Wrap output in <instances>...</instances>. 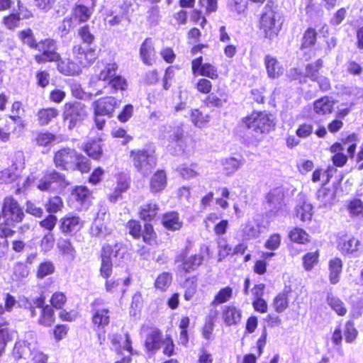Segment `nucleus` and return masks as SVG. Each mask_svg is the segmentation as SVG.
Instances as JSON below:
<instances>
[{
	"mask_svg": "<svg viewBox=\"0 0 363 363\" xmlns=\"http://www.w3.org/2000/svg\"><path fill=\"white\" fill-rule=\"evenodd\" d=\"M77 36L79 38V43L73 46L72 54L82 67L90 66L99 55L96 37L88 25L78 29Z\"/></svg>",
	"mask_w": 363,
	"mask_h": 363,
	"instance_id": "1",
	"label": "nucleus"
},
{
	"mask_svg": "<svg viewBox=\"0 0 363 363\" xmlns=\"http://www.w3.org/2000/svg\"><path fill=\"white\" fill-rule=\"evenodd\" d=\"M275 117L266 112H254L242 119V127L251 143L260 140L262 134L274 129Z\"/></svg>",
	"mask_w": 363,
	"mask_h": 363,
	"instance_id": "2",
	"label": "nucleus"
},
{
	"mask_svg": "<svg viewBox=\"0 0 363 363\" xmlns=\"http://www.w3.org/2000/svg\"><path fill=\"white\" fill-rule=\"evenodd\" d=\"M281 16L277 11V5L268 1L264 6L259 18V29L265 38L272 40L281 28Z\"/></svg>",
	"mask_w": 363,
	"mask_h": 363,
	"instance_id": "3",
	"label": "nucleus"
},
{
	"mask_svg": "<svg viewBox=\"0 0 363 363\" xmlns=\"http://www.w3.org/2000/svg\"><path fill=\"white\" fill-rule=\"evenodd\" d=\"M130 156L137 172L144 177L149 176L156 167L155 150L151 145H147L143 149L133 150Z\"/></svg>",
	"mask_w": 363,
	"mask_h": 363,
	"instance_id": "4",
	"label": "nucleus"
},
{
	"mask_svg": "<svg viewBox=\"0 0 363 363\" xmlns=\"http://www.w3.org/2000/svg\"><path fill=\"white\" fill-rule=\"evenodd\" d=\"M22 210L18 202L11 197L6 198L2 207V218L4 223H0V231L3 236L9 237L13 235L14 230L11 228L14 223L22 220Z\"/></svg>",
	"mask_w": 363,
	"mask_h": 363,
	"instance_id": "5",
	"label": "nucleus"
},
{
	"mask_svg": "<svg viewBox=\"0 0 363 363\" xmlns=\"http://www.w3.org/2000/svg\"><path fill=\"white\" fill-rule=\"evenodd\" d=\"M70 184L64 174L52 169L47 171L39 179L37 188L41 191L61 194Z\"/></svg>",
	"mask_w": 363,
	"mask_h": 363,
	"instance_id": "6",
	"label": "nucleus"
},
{
	"mask_svg": "<svg viewBox=\"0 0 363 363\" xmlns=\"http://www.w3.org/2000/svg\"><path fill=\"white\" fill-rule=\"evenodd\" d=\"M210 253L209 247L206 245H201L199 254L188 257V248L186 247L180 253L176 255L174 263L178 264V270L180 272L190 273L196 270L203 263L204 254L208 255Z\"/></svg>",
	"mask_w": 363,
	"mask_h": 363,
	"instance_id": "7",
	"label": "nucleus"
},
{
	"mask_svg": "<svg viewBox=\"0 0 363 363\" xmlns=\"http://www.w3.org/2000/svg\"><path fill=\"white\" fill-rule=\"evenodd\" d=\"M87 115V107L80 101H69L64 105L63 118L65 121L68 123L69 130L81 125Z\"/></svg>",
	"mask_w": 363,
	"mask_h": 363,
	"instance_id": "8",
	"label": "nucleus"
},
{
	"mask_svg": "<svg viewBox=\"0 0 363 363\" xmlns=\"http://www.w3.org/2000/svg\"><path fill=\"white\" fill-rule=\"evenodd\" d=\"M284 192L282 187L272 189L266 196L267 216H284L287 210L284 203Z\"/></svg>",
	"mask_w": 363,
	"mask_h": 363,
	"instance_id": "9",
	"label": "nucleus"
},
{
	"mask_svg": "<svg viewBox=\"0 0 363 363\" xmlns=\"http://www.w3.org/2000/svg\"><path fill=\"white\" fill-rule=\"evenodd\" d=\"M57 50V40L50 38L41 40L37 49L41 53L35 55V60L39 64L57 62L60 60Z\"/></svg>",
	"mask_w": 363,
	"mask_h": 363,
	"instance_id": "10",
	"label": "nucleus"
},
{
	"mask_svg": "<svg viewBox=\"0 0 363 363\" xmlns=\"http://www.w3.org/2000/svg\"><path fill=\"white\" fill-rule=\"evenodd\" d=\"M165 138L169 142L168 150L175 156L182 155L184 152V143L183 141L184 130L179 125H166L164 127Z\"/></svg>",
	"mask_w": 363,
	"mask_h": 363,
	"instance_id": "11",
	"label": "nucleus"
},
{
	"mask_svg": "<svg viewBox=\"0 0 363 363\" xmlns=\"http://www.w3.org/2000/svg\"><path fill=\"white\" fill-rule=\"evenodd\" d=\"M78 152L72 148L63 147L55 152L54 164L61 170H72L77 159Z\"/></svg>",
	"mask_w": 363,
	"mask_h": 363,
	"instance_id": "12",
	"label": "nucleus"
},
{
	"mask_svg": "<svg viewBox=\"0 0 363 363\" xmlns=\"http://www.w3.org/2000/svg\"><path fill=\"white\" fill-rule=\"evenodd\" d=\"M45 297L40 295L35 298L34 304L40 309V315L38 318V323L44 327H51L55 322V311L50 305H45Z\"/></svg>",
	"mask_w": 363,
	"mask_h": 363,
	"instance_id": "13",
	"label": "nucleus"
},
{
	"mask_svg": "<svg viewBox=\"0 0 363 363\" xmlns=\"http://www.w3.org/2000/svg\"><path fill=\"white\" fill-rule=\"evenodd\" d=\"M102 248L109 252V257L116 267H123L128 259L127 247L123 242H116L114 245L106 244Z\"/></svg>",
	"mask_w": 363,
	"mask_h": 363,
	"instance_id": "14",
	"label": "nucleus"
},
{
	"mask_svg": "<svg viewBox=\"0 0 363 363\" xmlns=\"http://www.w3.org/2000/svg\"><path fill=\"white\" fill-rule=\"evenodd\" d=\"M102 298H96L91 304V311L93 312L92 322L95 327L99 330L107 326L110 322V311L108 309L97 308V306L103 304Z\"/></svg>",
	"mask_w": 363,
	"mask_h": 363,
	"instance_id": "15",
	"label": "nucleus"
},
{
	"mask_svg": "<svg viewBox=\"0 0 363 363\" xmlns=\"http://www.w3.org/2000/svg\"><path fill=\"white\" fill-rule=\"evenodd\" d=\"M121 105V100H118L113 96H106L101 98L93 103L94 111L98 113H103L107 118H110L113 116L114 111Z\"/></svg>",
	"mask_w": 363,
	"mask_h": 363,
	"instance_id": "16",
	"label": "nucleus"
},
{
	"mask_svg": "<svg viewBox=\"0 0 363 363\" xmlns=\"http://www.w3.org/2000/svg\"><path fill=\"white\" fill-rule=\"evenodd\" d=\"M96 0H81L73 8V15L79 22H86L92 15Z\"/></svg>",
	"mask_w": 363,
	"mask_h": 363,
	"instance_id": "17",
	"label": "nucleus"
},
{
	"mask_svg": "<svg viewBox=\"0 0 363 363\" xmlns=\"http://www.w3.org/2000/svg\"><path fill=\"white\" fill-rule=\"evenodd\" d=\"M83 226V221L79 216L73 213H68L60 219V228L62 233L72 235L79 231Z\"/></svg>",
	"mask_w": 363,
	"mask_h": 363,
	"instance_id": "18",
	"label": "nucleus"
},
{
	"mask_svg": "<svg viewBox=\"0 0 363 363\" xmlns=\"http://www.w3.org/2000/svg\"><path fill=\"white\" fill-rule=\"evenodd\" d=\"M191 69L194 74H199L211 79H216L218 77L216 67L210 63L203 64L201 56L192 60Z\"/></svg>",
	"mask_w": 363,
	"mask_h": 363,
	"instance_id": "19",
	"label": "nucleus"
},
{
	"mask_svg": "<svg viewBox=\"0 0 363 363\" xmlns=\"http://www.w3.org/2000/svg\"><path fill=\"white\" fill-rule=\"evenodd\" d=\"M359 245L360 242L357 239L345 236L339 240L338 249L344 255L357 257L359 255Z\"/></svg>",
	"mask_w": 363,
	"mask_h": 363,
	"instance_id": "20",
	"label": "nucleus"
},
{
	"mask_svg": "<svg viewBox=\"0 0 363 363\" xmlns=\"http://www.w3.org/2000/svg\"><path fill=\"white\" fill-rule=\"evenodd\" d=\"M229 100V94L225 89L218 88L211 92L204 100L208 108H222Z\"/></svg>",
	"mask_w": 363,
	"mask_h": 363,
	"instance_id": "21",
	"label": "nucleus"
},
{
	"mask_svg": "<svg viewBox=\"0 0 363 363\" xmlns=\"http://www.w3.org/2000/svg\"><path fill=\"white\" fill-rule=\"evenodd\" d=\"M155 56L156 52L152 39L151 38H145L140 48L141 60L146 65H152L155 62Z\"/></svg>",
	"mask_w": 363,
	"mask_h": 363,
	"instance_id": "22",
	"label": "nucleus"
},
{
	"mask_svg": "<svg viewBox=\"0 0 363 363\" xmlns=\"http://www.w3.org/2000/svg\"><path fill=\"white\" fill-rule=\"evenodd\" d=\"M264 62L269 78L277 79L283 74L284 67L276 57L267 55L264 57Z\"/></svg>",
	"mask_w": 363,
	"mask_h": 363,
	"instance_id": "23",
	"label": "nucleus"
},
{
	"mask_svg": "<svg viewBox=\"0 0 363 363\" xmlns=\"http://www.w3.org/2000/svg\"><path fill=\"white\" fill-rule=\"evenodd\" d=\"M56 62L58 72L65 76L78 75L82 72L80 66L69 58L60 57Z\"/></svg>",
	"mask_w": 363,
	"mask_h": 363,
	"instance_id": "24",
	"label": "nucleus"
},
{
	"mask_svg": "<svg viewBox=\"0 0 363 363\" xmlns=\"http://www.w3.org/2000/svg\"><path fill=\"white\" fill-rule=\"evenodd\" d=\"M90 196L91 192L85 186H75L72 191V196L78 203L81 208H88Z\"/></svg>",
	"mask_w": 363,
	"mask_h": 363,
	"instance_id": "25",
	"label": "nucleus"
},
{
	"mask_svg": "<svg viewBox=\"0 0 363 363\" xmlns=\"http://www.w3.org/2000/svg\"><path fill=\"white\" fill-rule=\"evenodd\" d=\"M102 145L101 138L91 139L85 144L84 150L89 157L99 160L103 155Z\"/></svg>",
	"mask_w": 363,
	"mask_h": 363,
	"instance_id": "26",
	"label": "nucleus"
},
{
	"mask_svg": "<svg viewBox=\"0 0 363 363\" xmlns=\"http://www.w3.org/2000/svg\"><path fill=\"white\" fill-rule=\"evenodd\" d=\"M242 311L234 306H225L223 311L224 323L228 326L238 325L241 320Z\"/></svg>",
	"mask_w": 363,
	"mask_h": 363,
	"instance_id": "27",
	"label": "nucleus"
},
{
	"mask_svg": "<svg viewBox=\"0 0 363 363\" xmlns=\"http://www.w3.org/2000/svg\"><path fill=\"white\" fill-rule=\"evenodd\" d=\"M162 223L163 226L168 230H179L183 225L179 219V213L176 211H171L164 213L162 216Z\"/></svg>",
	"mask_w": 363,
	"mask_h": 363,
	"instance_id": "28",
	"label": "nucleus"
},
{
	"mask_svg": "<svg viewBox=\"0 0 363 363\" xmlns=\"http://www.w3.org/2000/svg\"><path fill=\"white\" fill-rule=\"evenodd\" d=\"M162 333L156 329L147 335L145 346L147 352L155 353L160 348L162 343Z\"/></svg>",
	"mask_w": 363,
	"mask_h": 363,
	"instance_id": "29",
	"label": "nucleus"
},
{
	"mask_svg": "<svg viewBox=\"0 0 363 363\" xmlns=\"http://www.w3.org/2000/svg\"><path fill=\"white\" fill-rule=\"evenodd\" d=\"M101 267L99 269L100 275L108 279L112 274L113 266L114 265L112 262V258L109 257V252L101 248Z\"/></svg>",
	"mask_w": 363,
	"mask_h": 363,
	"instance_id": "30",
	"label": "nucleus"
},
{
	"mask_svg": "<svg viewBox=\"0 0 363 363\" xmlns=\"http://www.w3.org/2000/svg\"><path fill=\"white\" fill-rule=\"evenodd\" d=\"M335 101L329 96L321 97L313 103V110L318 115H325L333 111Z\"/></svg>",
	"mask_w": 363,
	"mask_h": 363,
	"instance_id": "31",
	"label": "nucleus"
},
{
	"mask_svg": "<svg viewBox=\"0 0 363 363\" xmlns=\"http://www.w3.org/2000/svg\"><path fill=\"white\" fill-rule=\"evenodd\" d=\"M167 186V176L163 170L157 171L151 177L150 189L152 193L162 191Z\"/></svg>",
	"mask_w": 363,
	"mask_h": 363,
	"instance_id": "32",
	"label": "nucleus"
},
{
	"mask_svg": "<svg viewBox=\"0 0 363 363\" xmlns=\"http://www.w3.org/2000/svg\"><path fill=\"white\" fill-rule=\"evenodd\" d=\"M4 301V306L0 303V323L2 325H6L8 323V315L6 313L11 312L16 303V300L15 297L10 294H6Z\"/></svg>",
	"mask_w": 363,
	"mask_h": 363,
	"instance_id": "33",
	"label": "nucleus"
},
{
	"mask_svg": "<svg viewBox=\"0 0 363 363\" xmlns=\"http://www.w3.org/2000/svg\"><path fill=\"white\" fill-rule=\"evenodd\" d=\"M160 208L155 203H147L140 208V218L145 221H152L156 217Z\"/></svg>",
	"mask_w": 363,
	"mask_h": 363,
	"instance_id": "34",
	"label": "nucleus"
},
{
	"mask_svg": "<svg viewBox=\"0 0 363 363\" xmlns=\"http://www.w3.org/2000/svg\"><path fill=\"white\" fill-rule=\"evenodd\" d=\"M326 302L338 315L343 316L347 313V310L345 303L333 294H328Z\"/></svg>",
	"mask_w": 363,
	"mask_h": 363,
	"instance_id": "35",
	"label": "nucleus"
},
{
	"mask_svg": "<svg viewBox=\"0 0 363 363\" xmlns=\"http://www.w3.org/2000/svg\"><path fill=\"white\" fill-rule=\"evenodd\" d=\"M330 281L336 284L340 280V275L342 269V262L340 258H334L329 262Z\"/></svg>",
	"mask_w": 363,
	"mask_h": 363,
	"instance_id": "36",
	"label": "nucleus"
},
{
	"mask_svg": "<svg viewBox=\"0 0 363 363\" xmlns=\"http://www.w3.org/2000/svg\"><path fill=\"white\" fill-rule=\"evenodd\" d=\"M318 33L313 28H308L303 34L301 43V49H308L313 47L317 40Z\"/></svg>",
	"mask_w": 363,
	"mask_h": 363,
	"instance_id": "37",
	"label": "nucleus"
},
{
	"mask_svg": "<svg viewBox=\"0 0 363 363\" xmlns=\"http://www.w3.org/2000/svg\"><path fill=\"white\" fill-rule=\"evenodd\" d=\"M316 196L320 203V206L325 207L327 205L333 203L335 192L330 189L321 187L318 190Z\"/></svg>",
	"mask_w": 363,
	"mask_h": 363,
	"instance_id": "38",
	"label": "nucleus"
},
{
	"mask_svg": "<svg viewBox=\"0 0 363 363\" xmlns=\"http://www.w3.org/2000/svg\"><path fill=\"white\" fill-rule=\"evenodd\" d=\"M313 207L305 201H299L295 208L296 216L301 220L306 221L311 219Z\"/></svg>",
	"mask_w": 363,
	"mask_h": 363,
	"instance_id": "39",
	"label": "nucleus"
},
{
	"mask_svg": "<svg viewBox=\"0 0 363 363\" xmlns=\"http://www.w3.org/2000/svg\"><path fill=\"white\" fill-rule=\"evenodd\" d=\"M244 160H238L235 157L226 158L223 162L225 174L227 176L233 174L244 164Z\"/></svg>",
	"mask_w": 363,
	"mask_h": 363,
	"instance_id": "40",
	"label": "nucleus"
},
{
	"mask_svg": "<svg viewBox=\"0 0 363 363\" xmlns=\"http://www.w3.org/2000/svg\"><path fill=\"white\" fill-rule=\"evenodd\" d=\"M19 170L15 164L9 168L0 172V183H11L17 179L20 176Z\"/></svg>",
	"mask_w": 363,
	"mask_h": 363,
	"instance_id": "41",
	"label": "nucleus"
},
{
	"mask_svg": "<svg viewBox=\"0 0 363 363\" xmlns=\"http://www.w3.org/2000/svg\"><path fill=\"white\" fill-rule=\"evenodd\" d=\"M323 65V62L321 59H318L314 62L307 64L305 68L306 77L312 82L317 80V78L320 75L319 70L322 68Z\"/></svg>",
	"mask_w": 363,
	"mask_h": 363,
	"instance_id": "42",
	"label": "nucleus"
},
{
	"mask_svg": "<svg viewBox=\"0 0 363 363\" xmlns=\"http://www.w3.org/2000/svg\"><path fill=\"white\" fill-rule=\"evenodd\" d=\"M57 247L62 254L69 259L73 260L76 256V251L72 246L69 239H60Z\"/></svg>",
	"mask_w": 363,
	"mask_h": 363,
	"instance_id": "43",
	"label": "nucleus"
},
{
	"mask_svg": "<svg viewBox=\"0 0 363 363\" xmlns=\"http://www.w3.org/2000/svg\"><path fill=\"white\" fill-rule=\"evenodd\" d=\"M197 277L196 276L188 277L185 279L183 284V287L185 289L184 298L186 301H190L195 295L197 289Z\"/></svg>",
	"mask_w": 363,
	"mask_h": 363,
	"instance_id": "44",
	"label": "nucleus"
},
{
	"mask_svg": "<svg viewBox=\"0 0 363 363\" xmlns=\"http://www.w3.org/2000/svg\"><path fill=\"white\" fill-rule=\"evenodd\" d=\"M242 236L246 240L257 238L260 234V227L253 222H247L242 228Z\"/></svg>",
	"mask_w": 363,
	"mask_h": 363,
	"instance_id": "45",
	"label": "nucleus"
},
{
	"mask_svg": "<svg viewBox=\"0 0 363 363\" xmlns=\"http://www.w3.org/2000/svg\"><path fill=\"white\" fill-rule=\"evenodd\" d=\"M172 281V274L170 272H162L159 274L155 281V286L157 289L164 291L170 286Z\"/></svg>",
	"mask_w": 363,
	"mask_h": 363,
	"instance_id": "46",
	"label": "nucleus"
},
{
	"mask_svg": "<svg viewBox=\"0 0 363 363\" xmlns=\"http://www.w3.org/2000/svg\"><path fill=\"white\" fill-rule=\"evenodd\" d=\"M118 65L116 63H107L104 66V68L100 71L98 78L99 80H110L116 75Z\"/></svg>",
	"mask_w": 363,
	"mask_h": 363,
	"instance_id": "47",
	"label": "nucleus"
},
{
	"mask_svg": "<svg viewBox=\"0 0 363 363\" xmlns=\"http://www.w3.org/2000/svg\"><path fill=\"white\" fill-rule=\"evenodd\" d=\"M273 306L275 311L279 313L284 311L289 306V298L287 293H279L274 299Z\"/></svg>",
	"mask_w": 363,
	"mask_h": 363,
	"instance_id": "48",
	"label": "nucleus"
},
{
	"mask_svg": "<svg viewBox=\"0 0 363 363\" xmlns=\"http://www.w3.org/2000/svg\"><path fill=\"white\" fill-rule=\"evenodd\" d=\"M232 293L233 290L229 286L221 289L215 296L211 306L215 307L218 304L227 302L232 296Z\"/></svg>",
	"mask_w": 363,
	"mask_h": 363,
	"instance_id": "49",
	"label": "nucleus"
},
{
	"mask_svg": "<svg viewBox=\"0 0 363 363\" xmlns=\"http://www.w3.org/2000/svg\"><path fill=\"white\" fill-rule=\"evenodd\" d=\"M72 171L78 170L82 173H87L91 169V162L89 158L81 153H77V159Z\"/></svg>",
	"mask_w": 363,
	"mask_h": 363,
	"instance_id": "50",
	"label": "nucleus"
},
{
	"mask_svg": "<svg viewBox=\"0 0 363 363\" xmlns=\"http://www.w3.org/2000/svg\"><path fill=\"white\" fill-rule=\"evenodd\" d=\"M57 115L58 111L55 108L42 109L38 112L39 123L40 125H47Z\"/></svg>",
	"mask_w": 363,
	"mask_h": 363,
	"instance_id": "51",
	"label": "nucleus"
},
{
	"mask_svg": "<svg viewBox=\"0 0 363 363\" xmlns=\"http://www.w3.org/2000/svg\"><path fill=\"white\" fill-rule=\"evenodd\" d=\"M141 237L147 245H152L156 242L157 235L152 224L147 223L144 225Z\"/></svg>",
	"mask_w": 363,
	"mask_h": 363,
	"instance_id": "52",
	"label": "nucleus"
},
{
	"mask_svg": "<svg viewBox=\"0 0 363 363\" xmlns=\"http://www.w3.org/2000/svg\"><path fill=\"white\" fill-rule=\"evenodd\" d=\"M345 339L346 342L352 343L357 339L358 331L354 327L353 320H348L346 322L344 330Z\"/></svg>",
	"mask_w": 363,
	"mask_h": 363,
	"instance_id": "53",
	"label": "nucleus"
},
{
	"mask_svg": "<svg viewBox=\"0 0 363 363\" xmlns=\"http://www.w3.org/2000/svg\"><path fill=\"white\" fill-rule=\"evenodd\" d=\"M308 234L301 228H295L289 233L290 239L295 242L304 244L308 241Z\"/></svg>",
	"mask_w": 363,
	"mask_h": 363,
	"instance_id": "54",
	"label": "nucleus"
},
{
	"mask_svg": "<svg viewBox=\"0 0 363 363\" xmlns=\"http://www.w3.org/2000/svg\"><path fill=\"white\" fill-rule=\"evenodd\" d=\"M108 85L112 89V91H117L118 90L124 91L127 89L128 84L125 78L121 75H116L108 81Z\"/></svg>",
	"mask_w": 363,
	"mask_h": 363,
	"instance_id": "55",
	"label": "nucleus"
},
{
	"mask_svg": "<svg viewBox=\"0 0 363 363\" xmlns=\"http://www.w3.org/2000/svg\"><path fill=\"white\" fill-rule=\"evenodd\" d=\"M55 272V266L50 261H45L40 263L37 270V277L43 279L45 277L52 274Z\"/></svg>",
	"mask_w": 363,
	"mask_h": 363,
	"instance_id": "56",
	"label": "nucleus"
},
{
	"mask_svg": "<svg viewBox=\"0 0 363 363\" xmlns=\"http://www.w3.org/2000/svg\"><path fill=\"white\" fill-rule=\"evenodd\" d=\"M63 206V202L61 197L56 195L49 199L45 204L46 210L50 213H55L61 210Z\"/></svg>",
	"mask_w": 363,
	"mask_h": 363,
	"instance_id": "57",
	"label": "nucleus"
},
{
	"mask_svg": "<svg viewBox=\"0 0 363 363\" xmlns=\"http://www.w3.org/2000/svg\"><path fill=\"white\" fill-rule=\"evenodd\" d=\"M126 228L134 239L138 240L141 238L142 226L140 221L133 219L130 220L126 224Z\"/></svg>",
	"mask_w": 363,
	"mask_h": 363,
	"instance_id": "58",
	"label": "nucleus"
},
{
	"mask_svg": "<svg viewBox=\"0 0 363 363\" xmlns=\"http://www.w3.org/2000/svg\"><path fill=\"white\" fill-rule=\"evenodd\" d=\"M21 21L20 13H13L4 18L3 23L7 28L13 30L20 26Z\"/></svg>",
	"mask_w": 363,
	"mask_h": 363,
	"instance_id": "59",
	"label": "nucleus"
},
{
	"mask_svg": "<svg viewBox=\"0 0 363 363\" xmlns=\"http://www.w3.org/2000/svg\"><path fill=\"white\" fill-rule=\"evenodd\" d=\"M71 91L72 96L79 99L91 100L93 96L92 94L84 91L81 85L77 83L71 85Z\"/></svg>",
	"mask_w": 363,
	"mask_h": 363,
	"instance_id": "60",
	"label": "nucleus"
},
{
	"mask_svg": "<svg viewBox=\"0 0 363 363\" xmlns=\"http://www.w3.org/2000/svg\"><path fill=\"white\" fill-rule=\"evenodd\" d=\"M191 119L196 126L201 127L208 121V116H203L199 109H194L191 110Z\"/></svg>",
	"mask_w": 363,
	"mask_h": 363,
	"instance_id": "61",
	"label": "nucleus"
},
{
	"mask_svg": "<svg viewBox=\"0 0 363 363\" xmlns=\"http://www.w3.org/2000/svg\"><path fill=\"white\" fill-rule=\"evenodd\" d=\"M318 253L317 252L306 253L303 257V263L305 269L308 271L312 269L314 264L318 262Z\"/></svg>",
	"mask_w": 363,
	"mask_h": 363,
	"instance_id": "62",
	"label": "nucleus"
},
{
	"mask_svg": "<svg viewBox=\"0 0 363 363\" xmlns=\"http://www.w3.org/2000/svg\"><path fill=\"white\" fill-rule=\"evenodd\" d=\"M22 111V104L21 101H16L13 104L11 114L9 116L10 118L12 119L15 123L21 125L22 120L21 117V112Z\"/></svg>",
	"mask_w": 363,
	"mask_h": 363,
	"instance_id": "63",
	"label": "nucleus"
},
{
	"mask_svg": "<svg viewBox=\"0 0 363 363\" xmlns=\"http://www.w3.org/2000/svg\"><path fill=\"white\" fill-rule=\"evenodd\" d=\"M105 229L104 220L95 219L91 226L90 233L93 237H99L104 234Z\"/></svg>",
	"mask_w": 363,
	"mask_h": 363,
	"instance_id": "64",
	"label": "nucleus"
}]
</instances>
